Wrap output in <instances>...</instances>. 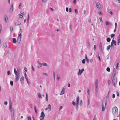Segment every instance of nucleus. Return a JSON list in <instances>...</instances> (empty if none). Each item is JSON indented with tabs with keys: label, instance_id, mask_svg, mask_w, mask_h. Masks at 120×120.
<instances>
[{
	"label": "nucleus",
	"instance_id": "1",
	"mask_svg": "<svg viewBox=\"0 0 120 120\" xmlns=\"http://www.w3.org/2000/svg\"><path fill=\"white\" fill-rule=\"evenodd\" d=\"M112 112L114 116H116L118 114V110L117 107L115 106L112 108Z\"/></svg>",
	"mask_w": 120,
	"mask_h": 120
},
{
	"label": "nucleus",
	"instance_id": "2",
	"mask_svg": "<svg viewBox=\"0 0 120 120\" xmlns=\"http://www.w3.org/2000/svg\"><path fill=\"white\" fill-rule=\"evenodd\" d=\"M14 73L15 75V82H17L18 80L19 79L20 77V74H18L17 73L16 70V68H14Z\"/></svg>",
	"mask_w": 120,
	"mask_h": 120
},
{
	"label": "nucleus",
	"instance_id": "3",
	"mask_svg": "<svg viewBox=\"0 0 120 120\" xmlns=\"http://www.w3.org/2000/svg\"><path fill=\"white\" fill-rule=\"evenodd\" d=\"M104 100V101L103 100V101L102 105V111H103L105 110L107 104V99H105Z\"/></svg>",
	"mask_w": 120,
	"mask_h": 120
},
{
	"label": "nucleus",
	"instance_id": "4",
	"mask_svg": "<svg viewBox=\"0 0 120 120\" xmlns=\"http://www.w3.org/2000/svg\"><path fill=\"white\" fill-rule=\"evenodd\" d=\"M98 80L97 79L96 80L95 82V91H96V95H97V93H98Z\"/></svg>",
	"mask_w": 120,
	"mask_h": 120
},
{
	"label": "nucleus",
	"instance_id": "5",
	"mask_svg": "<svg viewBox=\"0 0 120 120\" xmlns=\"http://www.w3.org/2000/svg\"><path fill=\"white\" fill-rule=\"evenodd\" d=\"M45 115L43 111L41 113V116L39 117L40 120H43L45 117Z\"/></svg>",
	"mask_w": 120,
	"mask_h": 120
},
{
	"label": "nucleus",
	"instance_id": "6",
	"mask_svg": "<svg viewBox=\"0 0 120 120\" xmlns=\"http://www.w3.org/2000/svg\"><path fill=\"white\" fill-rule=\"evenodd\" d=\"M21 34L20 33L18 35L17 39V41L18 43H20L21 39Z\"/></svg>",
	"mask_w": 120,
	"mask_h": 120
},
{
	"label": "nucleus",
	"instance_id": "7",
	"mask_svg": "<svg viewBox=\"0 0 120 120\" xmlns=\"http://www.w3.org/2000/svg\"><path fill=\"white\" fill-rule=\"evenodd\" d=\"M9 109L10 112H12V107L11 101V100H9Z\"/></svg>",
	"mask_w": 120,
	"mask_h": 120
},
{
	"label": "nucleus",
	"instance_id": "8",
	"mask_svg": "<svg viewBox=\"0 0 120 120\" xmlns=\"http://www.w3.org/2000/svg\"><path fill=\"white\" fill-rule=\"evenodd\" d=\"M84 70V69L83 68H82L81 70L79 69V72L78 75H81Z\"/></svg>",
	"mask_w": 120,
	"mask_h": 120
},
{
	"label": "nucleus",
	"instance_id": "9",
	"mask_svg": "<svg viewBox=\"0 0 120 120\" xmlns=\"http://www.w3.org/2000/svg\"><path fill=\"white\" fill-rule=\"evenodd\" d=\"M13 10V7L12 4L10 7V8L9 9V12L11 13V12Z\"/></svg>",
	"mask_w": 120,
	"mask_h": 120
},
{
	"label": "nucleus",
	"instance_id": "10",
	"mask_svg": "<svg viewBox=\"0 0 120 120\" xmlns=\"http://www.w3.org/2000/svg\"><path fill=\"white\" fill-rule=\"evenodd\" d=\"M17 73L18 74H20V68L19 67H18L16 70Z\"/></svg>",
	"mask_w": 120,
	"mask_h": 120
},
{
	"label": "nucleus",
	"instance_id": "11",
	"mask_svg": "<svg viewBox=\"0 0 120 120\" xmlns=\"http://www.w3.org/2000/svg\"><path fill=\"white\" fill-rule=\"evenodd\" d=\"M100 6V4L99 3V2H97L96 3V6L97 8L99 9H101V7H99V5Z\"/></svg>",
	"mask_w": 120,
	"mask_h": 120
},
{
	"label": "nucleus",
	"instance_id": "12",
	"mask_svg": "<svg viewBox=\"0 0 120 120\" xmlns=\"http://www.w3.org/2000/svg\"><path fill=\"white\" fill-rule=\"evenodd\" d=\"M15 26H19L21 24V22L19 21L17 22L16 23H15Z\"/></svg>",
	"mask_w": 120,
	"mask_h": 120
},
{
	"label": "nucleus",
	"instance_id": "13",
	"mask_svg": "<svg viewBox=\"0 0 120 120\" xmlns=\"http://www.w3.org/2000/svg\"><path fill=\"white\" fill-rule=\"evenodd\" d=\"M5 16L4 19V20L5 22L7 23V20H8V18L7 15H5Z\"/></svg>",
	"mask_w": 120,
	"mask_h": 120
},
{
	"label": "nucleus",
	"instance_id": "14",
	"mask_svg": "<svg viewBox=\"0 0 120 120\" xmlns=\"http://www.w3.org/2000/svg\"><path fill=\"white\" fill-rule=\"evenodd\" d=\"M112 43L115 45H116V41L114 40V38H113V39L112 40Z\"/></svg>",
	"mask_w": 120,
	"mask_h": 120
},
{
	"label": "nucleus",
	"instance_id": "15",
	"mask_svg": "<svg viewBox=\"0 0 120 120\" xmlns=\"http://www.w3.org/2000/svg\"><path fill=\"white\" fill-rule=\"evenodd\" d=\"M65 89L63 88L62 90L60 93V95H62L64 94L65 92Z\"/></svg>",
	"mask_w": 120,
	"mask_h": 120
},
{
	"label": "nucleus",
	"instance_id": "16",
	"mask_svg": "<svg viewBox=\"0 0 120 120\" xmlns=\"http://www.w3.org/2000/svg\"><path fill=\"white\" fill-rule=\"evenodd\" d=\"M116 74V70L115 68H114L113 70V71L112 75V76H115V75Z\"/></svg>",
	"mask_w": 120,
	"mask_h": 120
},
{
	"label": "nucleus",
	"instance_id": "17",
	"mask_svg": "<svg viewBox=\"0 0 120 120\" xmlns=\"http://www.w3.org/2000/svg\"><path fill=\"white\" fill-rule=\"evenodd\" d=\"M79 97L78 95H77V98H76V103H79Z\"/></svg>",
	"mask_w": 120,
	"mask_h": 120
},
{
	"label": "nucleus",
	"instance_id": "18",
	"mask_svg": "<svg viewBox=\"0 0 120 120\" xmlns=\"http://www.w3.org/2000/svg\"><path fill=\"white\" fill-rule=\"evenodd\" d=\"M24 77L22 76L20 79V81L21 82H22L24 81Z\"/></svg>",
	"mask_w": 120,
	"mask_h": 120
},
{
	"label": "nucleus",
	"instance_id": "19",
	"mask_svg": "<svg viewBox=\"0 0 120 120\" xmlns=\"http://www.w3.org/2000/svg\"><path fill=\"white\" fill-rule=\"evenodd\" d=\"M42 65V64L41 63H39L38 64L37 67L38 68H40L41 67Z\"/></svg>",
	"mask_w": 120,
	"mask_h": 120
},
{
	"label": "nucleus",
	"instance_id": "20",
	"mask_svg": "<svg viewBox=\"0 0 120 120\" xmlns=\"http://www.w3.org/2000/svg\"><path fill=\"white\" fill-rule=\"evenodd\" d=\"M57 80H59L60 79V76L59 74H57Z\"/></svg>",
	"mask_w": 120,
	"mask_h": 120
},
{
	"label": "nucleus",
	"instance_id": "21",
	"mask_svg": "<svg viewBox=\"0 0 120 120\" xmlns=\"http://www.w3.org/2000/svg\"><path fill=\"white\" fill-rule=\"evenodd\" d=\"M13 42L14 43H15L16 42V39L15 38H13L12 39Z\"/></svg>",
	"mask_w": 120,
	"mask_h": 120
},
{
	"label": "nucleus",
	"instance_id": "22",
	"mask_svg": "<svg viewBox=\"0 0 120 120\" xmlns=\"http://www.w3.org/2000/svg\"><path fill=\"white\" fill-rule=\"evenodd\" d=\"M108 11L109 13H110V14L112 15V12L111 9H109V10Z\"/></svg>",
	"mask_w": 120,
	"mask_h": 120
},
{
	"label": "nucleus",
	"instance_id": "23",
	"mask_svg": "<svg viewBox=\"0 0 120 120\" xmlns=\"http://www.w3.org/2000/svg\"><path fill=\"white\" fill-rule=\"evenodd\" d=\"M46 99L47 101H48V95L47 93H46Z\"/></svg>",
	"mask_w": 120,
	"mask_h": 120
},
{
	"label": "nucleus",
	"instance_id": "24",
	"mask_svg": "<svg viewBox=\"0 0 120 120\" xmlns=\"http://www.w3.org/2000/svg\"><path fill=\"white\" fill-rule=\"evenodd\" d=\"M115 76H112V77L111 78V79L112 80V82H113V81H114L115 80V79H114L115 78Z\"/></svg>",
	"mask_w": 120,
	"mask_h": 120
},
{
	"label": "nucleus",
	"instance_id": "25",
	"mask_svg": "<svg viewBox=\"0 0 120 120\" xmlns=\"http://www.w3.org/2000/svg\"><path fill=\"white\" fill-rule=\"evenodd\" d=\"M107 41L108 42H109L110 41H111V39L109 38H108L107 39H106Z\"/></svg>",
	"mask_w": 120,
	"mask_h": 120
},
{
	"label": "nucleus",
	"instance_id": "26",
	"mask_svg": "<svg viewBox=\"0 0 120 120\" xmlns=\"http://www.w3.org/2000/svg\"><path fill=\"white\" fill-rule=\"evenodd\" d=\"M38 96L40 98H41L42 97L41 94L39 93H38Z\"/></svg>",
	"mask_w": 120,
	"mask_h": 120
},
{
	"label": "nucleus",
	"instance_id": "27",
	"mask_svg": "<svg viewBox=\"0 0 120 120\" xmlns=\"http://www.w3.org/2000/svg\"><path fill=\"white\" fill-rule=\"evenodd\" d=\"M34 110H35V112L36 113H37V109H36V106L35 105H34Z\"/></svg>",
	"mask_w": 120,
	"mask_h": 120
},
{
	"label": "nucleus",
	"instance_id": "28",
	"mask_svg": "<svg viewBox=\"0 0 120 120\" xmlns=\"http://www.w3.org/2000/svg\"><path fill=\"white\" fill-rule=\"evenodd\" d=\"M29 13H28V16H27V22H29Z\"/></svg>",
	"mask_w": 120,
	"mask_h": 120
},
{
	"label": "nucleus",
	"instance_id": "29",
	"mask_svg": "<svg viewBox=\"0 0 120 120\" xmlns=\"http://www.w3.org/2000/svg\"><path fill=\"white\" fill-rule=\"evenodd\" d=\"M111 46L110 45H109L107 47V50H109L110 49Z\"/></svg>",
	"mask_w": 120,
	"mask_h": 120
},
{
	"label": "nucleus",
	"instance_id": "30",
	"mask_svg": "<svg viewBox=\"0 0 120 120\" xmlns=\"http://www.w3.org/2000/svg\"><path fill=\"white\" fill-rule=\"evenodd\" d=\"M3 46H4V47L5 48H7V45H6V44L5 42H4L3 43Z\"/></svg>",
	"mask_w": 120,
	"mask_h": 120
},
{
	"label": "nucleus",
	"instance_id": "31",
	"mask_svg": "<svg viewBox=\"0 0 120 120\" xmlns=\"http://www.w3.org/2000/svg\"><path fill=\"white\" fill-rule=\"evenodd\" d=\"M106 71L109 72L110 71V68L107 67L106 68Z\"/></svg>",
	"mask_w": 120,
	"mask_h": 120
},
{
	"label": "nucleus",
	"instance_id": "32",
	"mask_svg": "<svg viewBox=\"0 0 120 120\" xmlns=\"http://www.w3.org/2000/svg\"><path fill=\"white\" fill-rule=\"evenodd\" d=\"M79 103H76V109L77 110H78V105H79Z\"/></svg>",
	"mask_w": 120,
	"mask_h": 120
},
{
	"label": "nucleus",
	"instance_id": "33",
	"mask_svg": "<svg viewBox=\"0 0 120 120\" xmlns=\"http://www.w3.org/2000/svg\"><path fill=\"white\" fill-rule=\"evenodd\" d=\"M48 108L49 109V110H50L51 109V106L50 104H49L48 107Z\"/></svg>",
	"mask_w": 120,
	"mask_h": 120
},
{
	"label": "nucleus",
	"instance_id": "34",
	"mask_svg": "<svg viewBox=\"0 0 120 120\" xmlns=\"http://www.w3.org/2000/svg\"><path fill=\"white\" fill-rule=\"evenodd\" d=\"M99 49L100 50V51L101 52H102V46H100L99 47Z\"/></svg>",
	"mask_w": 120,
	"mask_h": 120
},
{
	"label": "nucleus",
	"instance_id": "35",
	"mask_svg": "<svg viewBox=\"0 0 120 120\" xmlns=\"http://www.w3.org/2000/svg\"><path fill=\"white\" fill-rule=\"evenodd\" d=\"M105 24L106 25H109L110 24V23L107 21H106L105 22Z\"/></svg>",
	"mask_w": 120,
	"mask_h": 120
},
{
	"label": "nucleus",
	"instance_id": "36",
	"mask_svg": "<svg viewBox=\"0 0 120 120\" xmlns=\"http://www.w3.org/2000/svg\"><path fill=\"white\" fill-rule=\"evenodd\" d=\"M87 93H88V94L89 95H90V91L88 88L87 89Z\"/></svg>",
	"mask_w": 120,
	"mask_h": 120
},
{
	"label": "nucleus",
	"instance_id": "37",
	"mask_svg": "<svg viewBox=\"0 0 120 120\" xmlns=\"http://www.w3.org/2000/svg\"><path fill=\"white\" fill-rule=\"evenodd\" d=\"M115 35V34H111V35H110V36L111 38H112L114 37ZM109 36H110V35Z\"/></svg>",
	"mask_w": 120,
	"mask_h": 120
},
{
	"label": "nucleus",
	"instance_id": "38",
	"mask_svg": "<svg viewBox=\"0 0 120 120\" xmlns=\"http://www.w3.org/2000/svg\"><path fill=\"white\" fill-rule=\"evenodd\" d=\"M10 84L11 86H13V82L11 81L10 82Z\"/></svg>",
	"mask_w": 120,
	"mask_h": 120
},
{
	"label": "nucleus",
	"instance_id": "39",
	"mask_svg": "<svg viewBox=\"0 0 120 120\" xmlns=\"http://www.w3.org/2000/svg\"><path fill=\"white\" fill-rule=\"evenodd\" d=\"M85 59H83L82 60V63L83 64H84L85 63Z\"/></svg>",
	"mask_w": 120,
	"mask_h": 120
},
{
	"label": "nucleus",
	"instance_id": "40",
	"mask_svg": "<svg viewBox=\"0 0 120 120\" xmlns=\"http://www.w3.org/2000/svg\"><path fill=\"white\" fill-rule=\"evenodd\" d=\"M119 65V64L118 63H117V64H116V68L117 69H119L118 68V65Z\"/></svg>",
	"mask_w": 120,
	"mask_h": 120
},
{
	"label": "nucleus",
	"instance_id": "41",
	"mask_svg": "<svg viewBox=\"0 0 120 120\" xmlns=\"http://www.w3.org/2000/svg\"><path fill=\"white\" fill-rule=\"evenodd\" d=\"M42 64L44 66H47L46 64L45 63H44Z\"/></svg>",
	"mask_w": 120,
	"mask_h": 120
},
{
	"label": "nucleus",
	"instance_id": "42",
	"mask_svg": "<svg viewBox=\"0 0 120 120\" xmlns=\"http://www.w3.org/2000/svg\"><path fill=\"white\" fill-rule=\"evenodd\" d=\"M112 84H113V85L115 87V83L114 81H113V82L112 81Z\"/></svg>",
	"mask_w": 120,
	"mask_h": 120
},
{
	"label": "nucleus",
	"instance_id": "43",
	"mask_svg": "<svg viewBox=\"0 0 120 120\" xmlns=\"http://www.w3.org/2000/svg\"><path fill=\"white\" fill-rule=\"evenodd\" d=\"M31 68L34 71H35V69L34 67H33L32 65H31Z\"/></svg>",
	"mask_w": 120,
	"mask_h": 120
},
{
	"label": "nucleus",
	"instance_id": "44",
	"mask_svg": "<svg viewBox=\"0 0 120 120\" xmlns=\"http://www.w3.org/2000/svg\"><path fill=\"white\" fill-rule=\"evenodd\" d=\"M117 95V96H118L119 95V93L117 91H116Z\"/></svg>",
	"mask_w": 120,
	"mask_h": 120
},
{
	"label": "nucleus",
	"instance_id": "45",
	"mask_svg": "<svg viewBox=\"0 0 120 120\" xmlns=\"http://www.w3.org/2000/svg\"><path fill=\"white\" fill-rule=\"evenodd\" d=\"M10 31H12L13 30V27L12 26H10Z\"/></svg>",
	"mask_w": 120,
	"mask_h": 120
},
{
	"label": "nucleus",
	"instance_id": "46",
	"mask_svg": "<svg viewBox=\"0 0 120 120\" xmlns=\"http://www.w3.org/2000/svg\"><path fill=\"white\" fill-rule=\"evenodd\" d=\"M99 19L100 20V22H103V21L102 20V18L101 17H100L99 18Z\"/></svg>",
	"mask_w": 120,
	"mask_h": 120
},
{
	"label": "nucleus",
	"instance_id": "47",
	"mask_svg": "<svg viewBox=\"0 0 120 120\" xmlns=\"http://www.w3.org/2000/svg\"><path fill=\"white\" fill-rule=\"evenodd\" d=\"M43 75L47 76L48 75V74L47 73H43Z\"/></svg>",
	"mask_w": 120,
	"mask_h": 120
},
{
	"label": "nucleus",
	"instance_id": "48",
	"mask_svg": "<svg viewBox=\"0 0 120 120\" xmlns=\"http://www.w3.org/2000/svg\"><path fill=\"white\" fill-rule=\"evenodd\" d=\"M13 115L14 116V115H15V110L14 109L13 110Z\"/></svg>",
	"mask_w": 120,
	"mask_h": 120
},
{
	"label": "nucleus",
	"instance_id": "49",
	"mask_svg": "<svg viewBox=\"0 0 120 120\" xmlns=\"http://www.w3.org/2000/svg\"><path fill=\"white\" fill-rule=\"evenodd\" d=\"M28 120H31V117L30 116H29L28 117Z\"/></svg>",
	"mask_w": 120,
	"mask_h": 120
},
{
	"label": "nucleus",
	"instance_id": "50",
	"mask_svg": "<svg viewBox=\"0 0 120 120\" xmlns=\"http://www.w3.org/2000/svg\"><path fill=\"white\" fill-rule=\"evenodd\" d=\"M75 11L76 14H77L78 13V11L76 9H75Z\"/></svg>",
	"mask_w": 120,
	"mask_h": 120
},
{
	"label": "nucleus",
	"instance_id": "51",
	"mask_svg": "<svg viewBox=\"0 0 120 120\" xmlns=\"http://www.w3.org/2000/svg\"><path fill=\"white\" fill-rule=\"evenodd\" d=\"M7 74L8 75H9L11 74V73L9 71H7Z\"/></svg>",
	"mask_w": 120,
	"mask_h": 120
},
{
	"label": "nucleus",
	"instance_id": "52",
	"mask_svg": "<svg viewBox=\"0 0 120 120\" xmlns=\"http://www.w3.org/2000/svg\"><path fill=\"white\" fill-rule=\"evenodd\" d=\"M73 2L74 4H75L76 3V0H73Z\"/></svg>",
	"mask_w": 120,
	"mask_h": 120
},
{
	"label": "nucleus",
	"instance_id": "53",
	"mask_svg": "<svg viewBox=\"0 0 120 120\" xmlns=\"http://www.w3.org/2000/svg\"><path fill=\"white\" fill-rule=\"evenodd\" d=\"M72 104L74 105H76L75 103L73 101L72 102Z\"/></svg>",
	"mask_w": 120,
	"mask_h": 120
},
{
	"label": "nucleus",
	"instance_id": "54",
	"mask_svg": "<svg viewBox=\"0 0 120 120\" xmlns=\"http://www.w3.org/2000/svg\"><path fill=\"white\" fill-rule=\"evenodd\" d=\"M80 105L81 106V104L82 103V100H80Z\"/></svg>",
	"mask_w": 120,
	"mask_h": 120
},
{
	"label": "nucleus",
	"instance_id": "55",
	"mask_svg": "<svg viewBox=\"0 0 120 120\" xmlns=\"http://www.w3.org/2000/svg\"><path fill=\"white\" fill-rule=\"evenodd\" d=\"M96 48V45H94V49L95 50Z\"/></svg>",
	"mask_w": 120,
	"mask_h": 120
},
{
	"label": "nucleus",
	"instance_id": "56",
	"mask_svg": "<svg viewBox=\"0 0 120 120\" xmlns=\"http://www.w3.org/2000/svg\"><path fill=\"white\" fill-rule=\"evenodd\" d=\"M98 14L100 15H101L102 14V12L101 11H100L99 12H98Z\"/></svg>",
	"mask_w": 120,
	"mask_h": 120
},
{
	"label": "nucleus",
	"instance_id": "57",
	"mask_svg": "<svg viewBox=\"0 0 120 120\" xmlns=\"http://www.w3.org/2000/svg\"><path fill=\"white\" fill-rule=\"evenodd\" d=\"M86 61H87L88 64L89 63V59L88 58V59H86Z\"/></svg>",
	"mask_w": 120,
	"mask_h": 120
},
{
	"label": "nucleus",
	"instance_id": "58",
	"mask_svg": "<svg viewBox=\"0 0 120 120\" xmlns=\"http://www.w3.org/2000/svg\"><path fill=\"white\" fill-rule=\"evenodd\" d=\"M47 0H42V2L43 3H45L47 1Z\"/></svg>",
	"mask_w": 120,
	"mask_h": 120
},
{
	"label": "nucleus",
	"instance_id": "59",
	"mask_svg": "<svg viewBox=\"0 0 120 120\" xmlns=\"http://www.w3.org/2000/svg\"><path fill=\"white\" fill-rule=\"evenodd\" d=\"M69 11L70 12H71L72 11H71V8H69Z\"/></svg>",
	"mask_w": 120,
	"mask_h": 120
},
{
	"label": "nucleus",
	"instance_id": "60",
	"mask_svg": "<svg viewBox=\"0 0 120 120\" xmlns=\"http://www.w3.org/2000/svg\"><path fill=\"white\" fill-rule=\"evenodd\" d=\"M90 61L91 63H92L93 61V59H91L90 60Z\"/></svg>",
	"mask_w": 120,
	"mask_h": 120
},
{
	"label": "nucleus",
	"instance_id": "61",
	"mask_svg": "<svg viewBox=\"0 0 120 120\" xmlns=\"http://www.w3.org/2000/svg\"><path fill=\"white\" fill-rule=\"evenodd\" d=\"M115 97V95L114 94H113L112 95V98H114Z\"/></svg>",
	"mask_w": 120,
	"mask_h": 120
},
{
	"label": "nucleus",
	"instance_id": "62",
	"mask_svg": "<svg viewBox=\"0 0 120 120\" xmlns=\"http://www.w3.org/2000/svg\"><path fill=\"white\" fill-rule=\"evenodd\" d=\"M8 102L7 101H5L4 102V104L5 105H7V104Z\"/></svg>",
	"mask_w": 120,
	"mask_h": 120
},
{
	"label": "nucleus",
	"instance_id": "63",
	"mask_svg": "<svg viewBox=\"0 0 120 120\" xmlns=\"http://www.w3.org/2000/svg\"><path fill=\"white\" fill-rule=\"evenodd\" d=\"M66 11L67 12H68V7H67L66 8Z\"/></svg>",
	"mask_w": 120,
	"mask_h": 120
},
{
	"label": "nucleus",
	"instance_id": "64",
	"mask_svg": "<svg viewBox=\"0 0 120 120\" xmlns=\"http://www.w3.org/2000/svg\"><path fill=\"white\" fill-rule=\"evenodd\" d=\"M24 69L25 71H27V69L26 67H24Z\"/></svg>",
	"mask_w": 120,
	"mask_h": 120
}]
</instances>
